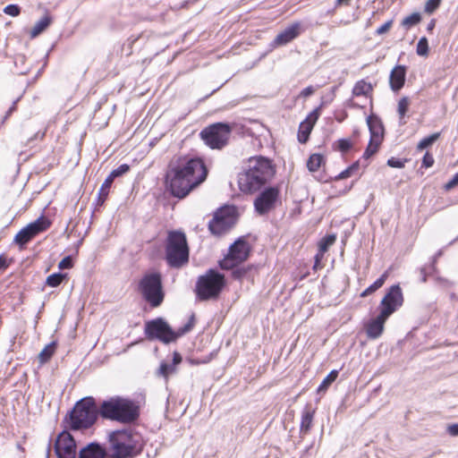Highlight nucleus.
Wrapping results in <instances>:
<instances>
[{"label": "nucleus", "instance_id": "nucleus-56", "mask_svg": "<svg viewBox=\"0 0 458 458\" xmlns=\"http://www.w3.org/2000/svg\"><path fill=\"white\" fill-rule=\"evenodd\" d=\"M9 267L6 258L4 255H0V270H5Z\"/></svg>", "mask_w": 458, "mask_h": 458}, {"label": "nucleus", "instance_id": "nucleus-61", "mask_svg": "<svg viewBox=\"0 0 458 458\" xmlns=\"http://www.w3.org/2000/svg\"><path fill=\"white\" fill-rule=\"evenodd\" d=\"M25 60V57L24 55H19L16 57V60H15V64H17V62L20 61V64H22Z\"/></svg>", "mask_w": 458, "mask_h": 458}, {"label": "nucleus", "instance_id": "nucleus-6", "mask_svg": "<svg viewBox=\"0 0 458 458\" xmlns=\"http://www.w3.org/2000/svg\"><path fill=\"white\" fill-rule=\"evenodd\" d=\"M111 458H134L141 450L140 436L132 429H116L108 434Z\"/></svg>", "mask_w": 458, "mask_h": 458}, {"label": "nucleus", "instance_id": "nucleus-43", "mask_svg": "<svg viewBox=\"0 0 458 458\" xmlns=\"http://www.w3.org/2000/svg\"><path fill=\"white\" fill-rule=\"evenodd\" d=\"M352 148V143L349 139H340L337 140V148L343 152L346 153Z\"/></svg>", "mask_w": 458, "mask_h": 458}, {"label": "nucleus", "instance_id": "nucleus-33", "mask_svg": "<svg viewBox=\"0 0 458 458\" xmlns=\"http://www.w3.org/2000/svg\"><path fill=\"white\" fill-rule=\"evenodd\" d=\"M338 374V370H331L318 386V392L326 391L329 387V386L337 378Z\"/></svg>", "mask_w": 458, "mask_h": 458}, {"label": "nucleus", "instance_id": "nucleus-38", "mask_svg": "<svg viewBox=\"0 0 458 458\" xmlns=\"http://www.w3.org/2000/svg\"><path fill=\"white\" fill-rule=\"evenodd\" d=\"M66 276V274L63 273H54L47 277L46 284L50 287H57L62 284Z\"/></svg>", "mask_w": 458, "mask_h": 458}, {"label": "nucleus", "instance_id": "nucleus-29", "mask_svg": "<svg viewBox=\"0 0 458 458\" xmlns=\"http://www.w3.org/2000/svg\"><path fill=\"white\" fill-rule=\"evenodd\" d=\"M372 85L366 82L364 80L357 81L352 89V95L355 97L366 96L369 92L372 91Z\"/></svg>", "mask_w": 458, "mask_h": 458}, {"label": "nucleus", "instance_id": "nucleus-57", "mask_svg": "<svg viewBox=\"0 0 458 458\" xmlns=\"http://www.w3.org/2000/svg\"><path fill=\"white\" fill-rule=\"evenodd\" d=\"M18 100L19 99H16L15 101L13 102V105L9 107L8 111L6 112V114L4 117V121L6 120L8 118V116H10L12 114V113L16 109V104H17Z\"/></svg>", "mask_w": 458, "mask_h": 458}, {"label": "nucleus", "instance_id": "nucleus-10", "mask_svg": "<svg viewBox=\"0 0 458 458\" xmlns=\"http://www.w3.org/2000/svg\"><path fill=\"white\" fill-rule=\"evenodd\" d=\"M233 131L228 123H215L204 128L199 136L204 143L212 149H222L228 144Z\"/></svg>", "mask_w": 458, "mask_h": 458}, {"label": "nucleus", "instance_id": "nucleus-19", "mask_svg": "<svg viewBox=\"0 0 458 458\" xmlns=\"http://www.w3.org/2000/svg\"><path fill=\"white\" fill-rule=\"evenodd\" d=\"M106 449L98 442H91L82 447L78 454V458H106Z\"/></svg>", "mask_w": 458, "mask_h": 458}, {"label": "nucleus", "instance_id": "nucleus-5", "mask_svg": "<svg viewBox=\"0 0 458 458\" xmlns=\"http://www.w3.org/2000/svg\"><path fill=\"white\" fill-rule=\"evenodd\" d=\"M194 325L195 315L193 313L188 322L177 330H174L165 318H157L145 323L144 335L148 341L158 340L164 344H170L191 332Z\"/></svg>", "mask_w": 458, "mask_h": 458}, {"label": "nucleus", "instance_id": "nucleus-40", "mask_svg": "<svg viewBox=\"0 0 458 458\" xmlns=\"http://www.w3.org/2000/svg\"><path fill=\"white\" fill-rule=\"evenodd\" d=\"M176 370L173 364L166 362H161L157 374L165 378H167L169 375L174 373Z\"/></svg>", "mask_w": 458, "mask_h": 458}, {"label": "nucleus", "instance_id": "nucleus-1", "mask_svg": "<svg viewBox=\"0 0 458 458\" xmlns=\"http://www.w3.org/2000/svg\"><path fill=\"white\" fill-rule=\"evenodd\" d=\"M208 173L202 158L180 157L169 165L165 175L167 188L174 197L183 199L207 179Z\"/></svg>", "mask_w": 458, "mask_h": 458}, {"label": "nucleus", "instance_id": "nucleus-46", "mask_svg": "<svg viewBox=\"0 0 458 458\" xmlns=\"http://www.w3.org/2000/svg\"><path fill=\"white\" fill-rule=\"evenodd\" d=\"M73 267V260L72 256L64 257L58 264V267L61 270L70 269Z\"/></svg>", "mask_w": 458, "mask_h": 458}, {"label": "nucleus", "instance_id": "nucleus-20", "mask_svg": "<svg viewBox=\"0 0 458 458\" xmlns=\"http://www.w3.org/2000/svg\"><path fill=\"white\" fill-rule=\"evenodd\" d=\"M406 66L396 65L390 72L389 85L394 92H398L405 83Z\"/></svg>", "mask_w": 458, "mask_h": 458}, {"label": "nucleus", "instance_id": "nucleus-55", "mask_svg": "<svg viewBox=\"0 0 458 458\" xmlns=\"http://www.w3.org/2000/svg\"><path fill=\"white\" fill-rule=\"evenodd\" d=\"M182 355L178 352L174 351L173 352V361L171 364H173L174 367H176V365L180 364L182 362Z\"/></svg>", "mask_w": 458, "mask_h": 458}, {"label": "nucleus", "instance_id": "nucleus-62", "mask_svg": "<svg viewBox=\"0 0 458 458\" xmlns=\"http://www.w3.org/2000/svg\"><path fill=\"white\" fill-rule=\"evenodd\" d=\"M349 0H336V4H347Z\"/></svg>", "mask_w": 458, "mask_h": 458}, {"label": "nucleus", "instance_id": "nucleus-28", "mask_svg": "<svg viewBox=\"0 0 458 458\" xmlns=\"http://www.w3.org/2000/svg\"><path fill=\"white\" fill-rule=\"evenodd\" d=\"M112 183H113V181H111V177H106L105 179L104 182L102 183V185L99 189L98 194L97 205L101 206L104 204V202L106 201V199L108 196L109 189L111 188Z\"/></svg>", "mask_w": 458, "mask_h": 458}, {"label": "nucleus", "instance_id": "nucleus-51", "mask_svg": "<svg viewBox=\"0 0 458 458\" xmlns=\"http://www.w3.org/2000/svg\"><path fill=\"white\" fill-rule=\"evenodd\" d=\"M434 271L435 270H432L429 268V265L421 267L420 268L421 282L425 283L427 281L428 276Z\"/></svg>", "mask_w": 458, "mask_h": 458}, {"label": "nucleus", "instance_id": "nucleus-32", "mask_svg": "<svg viewBox=\"0 0 458 458\" xmlns=\"http://www.w3.org/2000/svg\"><path fill=\"white\" fill-rule=\"evenodd\" d=\"M55 342H52L45 346V348L38 354V360L40 363H46L51 359V357L55 353Z\"/></svg>", "mask_w": 458, "mask_h": 458}, {"label": "nucleus", "instance_id": "nucleus-42", "mask_svg": "<svg viewBox=\"0 0 458 458\" xmlns=\"http://www.w3.org/2000/svg\"><path fill=\"white\" fill-rule=\"evenodd\" d=\"M442 0H428L424 5V12L428 14H432L440 6Z\"/></svg>", "mask_w": 458, "mask_h": 458}, {"label": "nucleus", "instance_id": "nucleus-17", "mask_svg": "<svg viewBox=\"0 0 458 458\" xmlns=\"http://www.w3.org/2000/svg\"><path fill=\"white\" fill-rule=\"evenodd\" d=\"M300 34L301 24L299 22H294L277 34L272 42V46H284L298 38Z\"/></svg>", "mask_w": 458, "mask_h": 458}, {"label": "nucleus", "instance_id": "nucleus-35", "mask_svg": "<svg viewBox=\"0 0 458 458\" xmlns=\"http://www.w3.org/2000/svg\"><path fill=\"white\" fill-rule=\"evenodd\" d=\"M440 137V132H435L428 137L423 138L417 145V150H423L428 147H430L434 142H436Z\"/></svg>", "mask_w": 458, "mask_h": 458}, {"label": "nucleus", "instance_id": "nucleus-64", "mask_svg": "<svg viewBox=\"0 0 458 458\" xmlns=\"http://www.w3.org/2000/svg\"><path fill=\"white\" fill-rule=\"evenodd\" d=\"M189 361L191 363V364H199V361H195L193 360H189Z\"/></svg>", "mask_w": 458, "mask_h": 458}, {"label": "nucleus", "instance_id": "nucleus-8", "mask_svg": "<svg viewBox=\"0 0 458 458\" xmlns=\"http://www.w3.org/2000/svg\"><path fill=\"white\" fill-rule=\"evenodd\" d=\"M165 260L172 268H181L189 262V247L183 232H169L165 245Z\"/></svg>", "mask_w": 458, "mask_h": 458}, {"label": "nucleus", "instance_id": "nucleus-21", "mask_svg": "<svg viewBox=\"0 0 458 458\" xmlns=\"http://www.w3.org/2000/svg\"><path fill=\"white\" fill-rule=\"evenodd\" d=\"M367 124L370 133V139H374L377 141H382L385 129L381 119L375 114H370L367 118Z\"/></svg>", "mask_w": 458, "mask_h": 458}, {"label": "nucleus", "instance_id": "nucleus-52", "mask_svg": "<svg viewBox=\"0 0 458 458\" xmlns=\"http://www.w3.org/2000/svg\"><path fill=\"white\" fill-rule=\"evenodd\" d=\"M44 137H45V131H38L35 132L32 137H30L28 139L27 143L30 144L33 140H42Z\"/></svg>", "mask_w": 458, "mask_h": 458}, {"label": "nucleus", "instance_id": "nucleus-31", "mask_svg": "<svg viewBox=\"0 0 458 458\" xmlns=\"http://www.w3.org/2000/svg\"><path fill=\"white\" fill-rule=\"evenodd\" d=\"M324 162V156L321 154H312L307 161V167L310 172H316Z\"/></svg>", "mask_w": 458, "mask_h": 458}, {"label": "nucleus", "instance_id": "nucleus-2", "mask_svg": "<svg viewBox=\"0 0 458 458\" xmlns=\"http://www.w3.org/2000/svg\"><path fill=\"white\" fill-rule=\"evenodd\" d=\"M276 174L273 161L263 156L248 159L247 168L238 174V186L242 192L252 194L260 191Z\"/></svg>", "mask_w": 458, "mask_h": 458}, {"label": "nucleus", "instance_id": "nucleus-47", "mask_svg": "<svg viewBox=\"0 0 458 458\" xmlns=\"http://www.w3.org/2000/svg\"><path fill=\"white\" fill-rule=\"evenodd\" d=\"M318 117H319V109L316 108L311 113L309 114V115L306 117V119L303 122L310 123V124L312 126H314L316 122L318 121Z\"/></svg>", "mask_w": 458, "mask_h": 458}, {"label": "nucleus", "instance_id": "nucleus-58", "mask_svg": "<svg viewBox=\"0 0 458 458\" xmlns=\"http://www.w3.org/2000/svg\"><path fill=\"white\" fill-rule=\"evenodd\" d=\"M436 19H431L430 21L428 23L427 25V30L428 32H432V30H434L435 26H436Z\"/></svg>", "mask_w": 458, "mask_h": 458}, {"label": "nucleus", "instance_id": "nucleus-54", "mask_svg": "<svg viewBox=\"0 0 458 458\" xmlns=\"http://www.w3.org/2000/svg\"><path fill=\"white\" fill-rule=\"evenodd\" d=\"M314 92H315V89L312 86H308L301 90V96L307 98V97L311 96Z\"/></svg>", "mask_w": 458, "mask_h": 458}, {"label": "nucleus", "instance_id": "nucleus-45", "mask_svg": "<svg viewBox=\"0 0 458 458\" xmlns=\"http://www.w3.org/2000/svg\"><path fill=\"white\" fill-rule=\"evenodd\" d=\"M407 159H401L394 157H392L387 159V165L394 168H403L404 167Z\"/></svg>", "mask_w": 458, "mask_h": 458}, {"label": "nucleus", "instance_id": "nucleus-44", "mask_svg": "<svg viewBox=\"0 0 458 458\" xmlns=\"http://www.w3.org/2000/svg\"><path fill=\"white\" fill-rule=\"evenodd\" d=\"M4 13L13 17H16L21 13V7L18 4H8L4 8Z\"/></svg>", "mask_w": 458, "mask_h": 458}, {"label": "nucleus", "instance_id": "nucleus-36", "mask_svg": "<svg viewBox=\"0 0 458 458\" xmlns=\"http://www.w3.org/2000/svg\"><path fill=\"white\" fill-rule=\"evenodd\" d=\"M360 168V161H356L352 163L350 166L345 168L344 171H342L340 174H338L336 176H335V180H343L345 178H348L352 176L354 173H356Z\"/></svg>", "mask_w": 458, "mask_h": 458}, {"label": "nucleus", "instance_id": "nucleus-24", "mask_svg": "<svg viewBox=\"0 0 458 458\" xmlns=\"http://www.w3.org/2000/svg\"><path fill=\"white\" fill-rule=\"evenodd\" d=\"M52 22V18L49 15L42 17L30 30V37L32 38L41 34Z\"/></svg>", "mask_w": 458, "mask_h": 458}, {"label": "nucleus", "instance_id": "nucleus-12", "mask_svg": "<svg viewBox=\"0 0 458 458\" xmlns=\"http://www.w3.org/2000/svg\"><path fill=\"white\" fill-rule=\"evenodd\" d=\"M250 252V247L248 242L243 237H240L230 245L227 255L219 260L218 265L221 269L233 268L247 260Z\"/></svg>", "mask_w": 458, "mask_h": 458}, {"label": "nucleus", "instance_id": "nucleus-41", "mask_svg": "<svg viewBox=\"0 0 458 458\" xmlns=\"http://www.w3.org/2000/svg\"><path fill=\"white\" fill-rule=\"evenodd\" d=\"M130 170V165L127 164H123L119 165L117 168L114 169L107 177H111V181L114 182V180L119 176H122L123 174H126Z\"/></svg>", "mask_w": 458, "mask_h": 458}, {"label": "nucleus", "instance_id": "nucleus-48", "mask_svg": "<svg viewBox=\"0 0 458 458\" xmlns=\"http://www.w3.org/2000/svg\"><path fill=\"white\" fill-rule=\"evenodd\" d=\"M434 165V157L428 152H426L422 158V166L425 168L431 167Z\"/></svg>", "mask_w": 458, "mask_h": 458}, {"label": "nucleus", "instance_id": "nucleus-3", "mask_svg": "<svg viewBox=\"0 0 458 458\" xmlns=\"http://www.w3.org/2000/svg\"><path fill=\"white\" fill-rule=\"evenodd\" d=\"M99 405L92 396H86L77 401L63 419L62 426L72 431L90 428L100 416Z\"/></svg>", "mask_w": 458, "mask_h": 458}, {"label": "nucleus", "instance_id": "nucleus-13", "mask_svg": "<svg viewBox=\"0 0 458 458\" xmlns=\"http://www.w3.org/2000/svg\"><path fill=\"white\" fill-rule=\"evenodd\" d=\"M50 225L51 221L47 217L40 216L35 221L21 229L14 236L13 242L22 250L35 236L47 230Z\"/></svg>", "mask_w": 458, "mask_h": 458}, {"label": "nucleus", "instance_id": "nucleus-50", "mask_svg": "<svg viewBox=\"0 0 458 458\" xmlns=\"http://www.w3.org/2000/svg\"><path fill=\"white\" fill-rule=\"evenodd\" d=\"M458 185V172L454 174V175L452 177V179L445 183V190L450 191L451 189L454 188Z\"/></svg>", "mask_w": 458, "mask_h": 458}, {"label": "nucleus", "instance_id": "nucleus-60", "mask_svg": "<svg viewBox=\"0 0 458 458\" xmlns=\"http://www.w3.org/2000/svg\"><path fill=\"white\" fill-rule=\"evenodd\" d=\"M323 255H321V252L318 251V253L316 254L315 256V265H314V267H317V265L320 262L321 259H322Z\"/></svg>", "mask_w": 458, "mask_h": 458}, {"label": "nucleus", "instance_id": "nucleus-39", "mask_svg": "<svg viewBox=\"0 0 458 458\" xmlns=\"http://www.w3.org/2000/svg\"><path fill=\"white\" fill-rule=\"evenodd\" d=\"M428 41L426 37H421L416 47V53L420 56H427L428 55Z\"/></svg>", "mask_w": 458, "mask_h": 458}, {"label": "nucleus", "instance_id": "nucleus-59", "mask_svg": "<svg viewBox=\"0 0 458 458\" xmlns=\"http://www.w3.org/2000/svg\"><path fill=\"white\" fill-rule=\"evenodd\" d=\"M442 254L441 250H439L434 257H433V260L431 262V264H429V268L432 269V270H435V263L437 261V259L438 257H440Z\"/></svg>", "mask_w": 458, "mask_h": 458}, {"label": "nucleus", "instance_id": "nucleus-11", "mask_svg": "<svg viewBox=\"0 0 458 458\" xmlns=\"http://www.w3.org/2000/svg\"><path fill=\"white\" fill-rule=\"evenodd\" d=\"M236 208L234 206H224L216 209L213 218L208 222V229L214 235H222L229 231L236 223Z\"/></svg>", "mask_w": 458, "mask_h": 458}, {"label": "nucleus", "instance_id": "nucleus-22", "mask_svg": "<svg viewBox=\"0 0 458 458\" xmlns=\"http://www.w3.org/2000/svg\"><path fill=\"white\" fill-rule=\"evenodd\" d=\"M315 411L310 407L306 406L301 413V420L300 425L301 435H307L311 428Z\"/></svg>", "mask_w": 458, "mask_h": 458}, {"label": "nucleus", "instance_id": "nucleus-16", "mask_svg": "<svg viewBox=\"0 0 458 458\" xmlns=\"http://www.w3.org/2000/svg\"><path fill=\"white\" fill-rule=\"evenodd\" d=\"M403 303V295L399 284L390 286L380 301V313L389 318Z\"/></svg>", "mask_w": 458, "mask_h": 458}, {"label": "nucleus", "instance_id": "nucleus-7", "mask_svg": "<svg viewBox=\"0 0 458 458\" xmlns=\"http://www.w3.org/2000/svg\"><path fill=\"white\" fill-rule=\"evenodd\" d=\"M138 291L151 308L161 306L165 295L161 273L158 271L146 272L138 283Z\"/></svg>", "mask_w": 458, "mask_h": 458}, {"label": "nucleus", "instance_id": "nucleus-23", "mask_svg": "<svg viewBox=\"0 0 458 458\" xmlns=\"http://www.w3.org/2000/svg\"><path fill=\"white\" fill-rule=\"evenodd\" d=\"M422 21V15L419 12H414L410 15L404 17L401 21V27L404 29L405 31L410 30L412 27L418 25Z\"/></svg>", "mask_w": 458, "mask_h": 458}, {"label": "nucleus", "instance_id": "nucleus-63", "mask_svg": "<svg viewBox=\"0 0 458 458\" xmlns=\"http://www.w3.org/2000/svg\"><path fill=\"white\" fill-rule=\"evenodd\" d=\"M28 71H29V69H28V68H25V69H22V70L19 71V72H20L21 74H26V73L28 72Z\"/></svg>", "mask_w": 458, "mask_h": 458}, {"label": "nucleus", "instance_id": "nucleus-37", "mask_svg": "<svg viewBox=\"0 0 458 458\" xmlns=\"http://www.w3.org/2000/svg\"><path fill=\"white\" fill-rule=\"evenodd\" d=\"M381 143L382 141H377L374 139H369V144L363 153L362 157L364 159H369L370 157H372L375 153L377 152Z\"/></svg>", "mask_w": 458, "mask_h": 458}, {"label": "nucleus", "instance_id": "nucleus-14", "mask_svg": "<svg viewBox=\"0 0 458 458\" xmlns=\"http://www.w3.org/2000/svg\"><path fill=\"white\" fill-rule=\"evenodd\" d=\"M280 199V189L277 186H268L264 188L254 200L255 211L264 216L269 213L276 206Z\"/></svg>", "mask_w": 458, "mask_h": 458}, {"label": "nucleus", "instance_id": "nucleus-27", "mask_svg": "<svg viewBox=\"0 0 458 458\" xmlns=\"http://www.w3.org/2000/svg\"><path fill=\"white\" fill-rule=\"evenodd\" d=\"M388 276L387 271H386L384 274L381 275L379 278H377L372 284H370L369 287H367L361 293L360 297L364 298L367 297L373 293H375L377 290L381 288L383 284H385L386 278Z\"/></svg>", "mask_w": 458, "mask_h": 458}, {"label": "nucleus", "instance_id": "nucleus-53", "mask_svg": "<svg viewBox=\"0 0 458 458\" xmlns=\"http://www.w3.org/2000/svg\"><path fill=\"white\" fill-rule=\"evenodd\" d=\"M447 432L450 436H453V437L458 436V423L449 425L447 428Z\"/></svg>", "mask_w": 458, "mask_h": 458}, {"label": "nucleus", "instance_id": "nucleus-30", "mask_svg": "<svg viewBox=\"0 0 458 458\" xmlns=\"http://www.w3.org/2000/svg\"><path fill=\"white\" fill-rule=\"evenodd\" d=\"M313 129L310 123L301 122L299 126L298 140L301 143H306L310 138V134Z\"/></svg>", "mask_w": 458, "mask_h": 458}, {"label": "nucleus", "instance_id": "nucleus-34", "mask_svg": "<svg viewBox=\"0 0 458 458\" xmlns=\"http://www.w3.org/2000/svg\"><path fill=\"white\" fill-rule=\"evenodd\" d=\"M336 240L335 234H327L324 236L318 242V251L321 252V255H324L325 252L327 251L330 246H332Z\"/></svg>", "mask_w": 458, "mask_h": 458}, {"label": "nucleus", "instance_id": "nucleus-4", "mask_svg": "<svg viewBox=\"0 0 458 458\" xmlns=\"http://www.w3.org/2000/svg\"><path fill=\"white\" fill-rule=\"evenodd\" d=\"M100 417L104 420L123 424L135 422L140 417V408L131 400L122 396H113L99 404Z\"/></svg>", "mask_w": 458, "mask_h": 458}, {"label": "nucleus", "instance_id": "nucleus-18", "mask_svg": "<svg viewBox=\"0 0 458 458\" xmlns=\"http://www.w3.org/2000/svg\"><path fill=\"white\" fill-rule=\"evenodd\" d=\"M387 318V317L379 312L375 318L368 322L366 325V335L369 339H377L381 336Z\"/></svg>", "mask_w": 458, "mask_h": 458}, {"label": "nucleus", "instance_id": "nucleus-9", "mask_svg": "<svg viewBox=\"0 0 458 458\" xmlns=\"http://www.w3.org/2000/svg\"><path fill=\"white\" fill-rule=\"evenodd\" d=\"M225 285V276L216 269L210 268L206 274L198 277L195 285L196 296L199 301L216 300Z\"/></svg>", "mask_w": 458, "mask_h": 458}, {"label": "nucleus", "instance_id": "nucleus-49", "mask_svg": "<svg viewBox=\"0 0 458 458\" xmlns=\"http://www.w3.org/2000/svg\"><path fill=\"white\" fill-rule=\"evenodd\" d=\"M392 23H393L392 20L387 21L386 22H385L384 24H382L380 27H378L377 29L376 33L377 35H381V34L387 32L390 30Z\"/></svg>", "mask_w": 458, "mask_h": 458}, {"label": "nucleus", "instance_id": "nucleus-26", "mask_svg": "<svg viewBox=\"0 0 458 458\" xmlns=\"http://www.w3.org/2000/svg\"><path fill=\"white\" fill-rule=\"evenodd\" d=\"M252 266H242V265H236L233 268H229L228 270H231L232 277L234 280L242 281V279L246 278L249 275V273L252 270Z\"/></svg>", "mask_w": 458, "mask_h": 458}, {"label": "nucleus", "instance_id": "nucleus-25", "mask_svg": "<svg viewBox=\"0 0 458 458\" xmlns=\"http://www.w3.org/2000/svg\"><path fill=\"white\" fill-rule=\"evenodd\" d=\"M410 106V98L403 97L398 101L397 113L399 115V123L404 125L406 123L405 116Z\"/></svg>", "mask_w": 458, "mask_h": 458}, {"label": "nucleus", "instance_id": "nucleus-15", "mask_svg": "<svg viewBox=\"0 0 458 458\" xmlns=\"http://www.w3.org/2000/svg\"><path fill=\"white\" fill-rule=\"evenodd\" d=\"M70 431V428L64 427L55 439V452L57 458H76V441Z\"/></svg>", "mask_w": 458, "mask_h": 458}]
</instances>
